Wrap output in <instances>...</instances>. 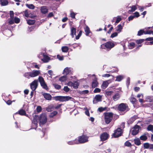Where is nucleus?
Segmentation results:
<instances>
[{"mask_svg": "<svg viewBox=\"0 0 153 153\" xmlns=\"http://www.w3.org/2000/svg\"><path fill=\"white\" fill-rule=\"evenodd\" d=\"M36 21L34 20L28 19L27 20V23L30 25H33L35 24Z\"/></svg>", "mask_w": 153, "mask_h": 153, "instance_id": "cd10ccee", "label": "nucleus"}, {"mask_svg": "<svg viewBox=\"0 0 153 153\" xmlns=\"http://www.w3.org/2000/svg\"><path fill=\"white\" fill-rule=\"evenodd\" d=\"M123 130L120 128H118L114 131V132L111 136L114 138H117L122 135Z\"/></svg>", "mask_w": 153, "mask_h": 153, "instance_id": "39448f33", "label": "nucleus"}, {"mask_svg": "<svg viewBox=\"0 0 153 153\" xmlns=\"http://www.w3.org/2000/svg\"><path fill=\"white\" fill-rule=\"evenodd\" d=\"M76 29L74 27H72L71 30V35L72 38H74L75 35H76Z\"/></svg>", "mask_w": 153, "mask_h": 153, "instance_id": "f3484780", "label": "nucleus"}, {"mask_svg": "<svg viewBox=\"0 0 153 153\" xmlns=\"http://www.w3.org/2000/svg\"><path fill=\"white\" fill-rule=\"evenodd\" d=\"M109 83L107 81L103 82L101 86V87L102 89H105L108 86Z\"/></svg>", "mask_w": 153, "mask_h": 153, "instance_id": "aec40b11", "label": "nucleus"}, {"mask_svg": "<svg viewBox=\"0 0 153 153\" xmlns=\"http://www.w3.org/2000/svg\"><path fill=\"white\" fill-rule=\"evenodd\" d=\"M140 128V126L136 125L133 127V129L132 131L131 134L133 135H135L137 134L139 132V130Z\"/></svg>", "mask_w": 153, "mask_h": 153, "instance_id": "9b49d317", "label": "nucleus"}, {"mask_svg": "<svg viewBox=\"0 0 153 153\" xmlns=\"http://www.w3.org/2000/svg\"><path fill=\"white\" fill-rule=\"evenodd\" d=\"M123 78V76L122 75H118L116 77V81L120 82Z\"/></svg>", "mask_w": 153, "mask_h": 153, "instance_id": "473e14b6", "label": "nucleus"}, {"mask_svg": "<svg viewBox=\"0 0 153 153\" xmlns=\"http://www.w3.org/2000/svg\"><path fill=\"white\" fill-rule=\"evenodd\" d=\"M38 85V80L35 79L30 84L31 89L33 91H34L37 88Z\"/></svg>", "mask_w": 153, "mask_h": 153, "instance_id": "9d476101", "label": "nucleus"}, {"mask_svg": "<svg viewBox=\"0 0 153 153\" xmlns=\"http://www.w3.org/2000/svg\"><path fill=\"white\" fill-rule=\"evenodd\" d=\"M26 6L28 8L31 9H34L35 7L34 6L33 4H26Z\"/></svg>", "mask_w": 153, "mask_h": 153, "instance_id": "a19ab883", "label": "nucleus"}, {"mask_svg": "<svg viewBox=\"0 0 153 153\" xmlns=\"http://www.w3.org/2000/svg\"><path fill=\"white\" fill-rule=\"evenodd\" d=\"M104 119L105 123L107 124H109L111 121L113 115L112 112H105L104 113Z\"/></svg>", "mask_w": 153, "mask_h": 153, "instance_id": "f03ea898", "label": "nucleus"}, {"mask_svg": "<svg viewBox=\"0 0 153 153\" xmlns=\"http://www.w3.org/2000/svg\"><path fill=\"white\" fill-rule=\"evenodd\" d=\"M135 43L134 42H131L129 43V47H130V48L133 49L135 47Z\"/></svg>", "mask_w": 153, "mask_h": 153, "instance_id": "c03bdc74", "label": "nucleus"}, {"mask_svg": "<svg viewBox=\"0 0 153 153\" xmlns=\"http://www.w3.org/2000/svg\"><path fill=\"white\" fill-rule=\"evenodd\" d=\"M75 15L76 14L74 12H72L70 13L71 17L73 19L75 18Z\"/></svg>", "mask_w": 153, "mask_h": 153, "instance_id": "e2e57ef3", "label": "nucleus"}, {"mask_svg": "<svg viewBox=\"0 0 153 153\" xmlns=\"http://www.w3.org/2000/svg\"><path fill=\"white\" fill-rule=\"evenodd\" d=\"M115 44L113 42L108 41L102 45L101 47H103V46H104L106 49L110 50L111 48H113Z\"/></svg>", "mask_w": 153, "mask_h": 153, "instance_id": "6e6552de", "label": "nucleus"}, {"mask_svg": "<svg viewBox=\"0 0 153 153\" xmlns=\"http://www.w3.org/2000/svg\"><path fill=\"white\" fill-rule=\"evenodd\" d=\"M121 20V18L119 16H118L115 22V25H116Z\"/></svg>", "mask_w": 153, "mask_h": 153, "instance_id": "5fc2aeb1", "label": "nucleus"}, {"mask_svg": "<svg viewBox=\"0 0 153 153\" xmlns=\"http://www.w3.org/2000/svg\"><path fill=\"white\" fill-rule=\"evenodd\" d=\"M14 22L16 23H18L20 22V20L19 18L15 17L14 19Z\"/></svg>", "mask_w": 153, "mask_h": 153, "instance_id": "8fccbe9b", "label": "nucleus"}, {"mask_svg": "<svg viewBox=\"0 0 153 153\" xmlns=\"http://www.w3.org/2000/svg\"><path fill=\"white\" fill-rule=\"evenodd\" d=\"M149 144L148 143H144L143 147L144 149H148L149 147Z\"/></svg>", "mask_w": 153, "mask_h": 153, "instance_id": "3c124183", "label": "nucleus"}, {"mask_svg": "<svg viewBox=\"0 0 153 153\" xmlns=\"http://www.w3.org/2000/svg\"><path fill=\"white\" fill-rule=\"evenodd\" d=\"M134 144L137 146H139L141 144L140 141L138 138L134 139Z\"/></svg>", "mask_w": 153, "mask_h": 153, "instance_id": "f704fd0d", "label": "nucleus"}, {"mask_svg": "<svg viewBox=\"0 0 153 153\" xmlns=\"http://www.w3.org/2000/svg\"><path fill=\"white\" fill-rule=\"evenodd\" d=\"M24 76L28 79H30V77H31L30 72H26L24 73L23 75Z\"/></svg>", "mask_w": 153, "mask_h": 153, "instance_id": "4c0bfd02", "label": "nucleus"}, {"mask_svg": "<svg viewBox=\"0 0 153 153\" xmlns=\"http://www.w3.org/2000/svg\"><path fill=\"white\" fill-rule=\"evenodd\" d=\"M38 79L42 88L46 90H48V87L46 84L44 78L42 76H39Z\"/></svg>", "mask_w": 153, "mask_h": 153, "instance_id": "0eeeda50", "label": "nucleus"}, {"mask_svg": "<svg viewBox=\"0 0 153 153\" xmlns=\"http://www.w3.org/2000/svg\"><path fill=\"white\" fill-rule=\"evenodd\" d=\"M64 73L66 74V75L69 74L71 71V70L70 68L66 67L64 70Z\"/></svg>", "mask_w": 153, "mask_h": 153, "instance_id": "2f4dec72", "label": "nucleus"}, {"mask_svg": "<svg viewBox=\"0 0 153 153\" xmlns=\"http://www.w3.org/2000/svg\"><path fill=\"white\" fill-rule=\"evenodd\" d=\"M101 91V90L99 88H96L93 92L94 93H100Z\"/></svg>", "mask_w": 153, "mask_h": 153, "instance_id": "13d9d810", "label": "nucleus"}, {"mask_svg": "<svg viewBox=\"0 0 153 153\" xmlns=\"http://www.w3.org/2000/svg\"><path fill=\"white\" fill-rule=\"evenodd\" d=\"M40 10L41 13L43 14H45L48 12V10L47 6H43L40 7Z\"/></svg>", "mask_w": 153, "mask_h": 153, "instance_id": "4468645a", "label": "nucleus"}, {"mask_svg": "<svg viewBox=\"0 0 153 153\" xmlns=\"http://www.w3.org/2000/svg\"><path fill=\"white\" fill-rule=\"evenodd\" d=\"M88 137L85 135H82L79 136L77 139L78 144L83 143L88 141Z\"/></svg>", "mask_w": 153, "mask_h": 153, "instance_id": "20e7f679", "label": "nucleus"}, {"mask_svg": "<svg viewBox=\"0 0 153 153\" xmlns=\"http://www.w3.org/2000/svg\"><path fill=\"white\" fill-rule=\"evenodd\" d=\"M147 129L148 131H151L153 133V125L150 124L149 125L147 128Z\"/></svg>", "mask_w": 153, "mask_h": 153, "instance_id": "72a5a7b5", "label": "nucleus"}, {"mask_svg": "<svg viewBox=\"0 0 153 153\" xmlns=\"http://www.w3.org/2000/svg\"><path fill=\"white\" fill-rule=\"evenodd\" d=\"M102 96L99 94L97 95L95 97V99L96 101L94 100L93 103L94 104H96L98 102H101L102 101Z\"/></svg>", "mask_w": 153, "mask_h": 153, "instance_id": "ddd939ff", "label": "nucleus"}, {"mask_svg": "<svg viewBox=\"0 0 153 153\" xmlns=\"http://www.w3.org/2000/svg\"><path fill=\"white\" fill-rule=\"evenodd\" d=\"M135 120L132 118L131 117L129 120L128 122V124H131Z\"/></svg>", "mask_w": 153, "mask_h": 153, "instance_id": "4d7b16f0", "label": "nucleus"}, {"mask_svg": "<svg viewBox=\"0 0 153 153\" xmlns=\"http://www.w3.org/2000/svg\"><path fill=\"white\" fill-rule=\"evenodd\" d=\"M58 112L56 111H54L51 113L49 115V117L51 118H53L54 116L57 114Z\"/></svg>", "mask_w": 153, "mask_h": 153, "instance_id": "c756f323", "label": "nucleus"}, {"mask_svg": "<svg viewBox=\"0 0 153 153\" xmlns=\"http://www.w3.org/2000/svg\"><path fill=\"white\" fill-rule=\"evenodd\" d=\"M120 96L119 93H117L113 96V99L114 101L117 100L120 98Z\"/></svg>", "mask_w": 153, "mask_h": 153, "instance_id": "393cba45", "label": "nucleus"}, {"mask_svg": "<svg viewBox=\"0 0 153 153\" xmlns=\"http://www.w3.org/2000/svg\"><path fill=\"white\" fill-rule=\"evenodd\" d=\"M10 17L11 18H13V16H14V13L13 11H10Z\"/></svg>", "mask_w": 153, "mask_h": 153, "instance_id": "338daca9", "label": "nucleus"}, {"mask_svg": "<svg viewBox=\"0 0 153 153\" xmlns=\"http://www.w3.org/2000/svg\"><path fill=\"white\" fill-rule=\"evenodd\" d=\"M44 98L47 100H51L52 99L51 95L49 93H44L42 94Z\"/></svg>", "mask_w": 153, "mask_h": 153, "instance_id": "2eb2a0df", "label": "nucleus"}, {"mask_svg": "<svg viewBox=\"0 0 153 153\" xmlns=\"http://www.w3.org/2000/svg\"><path fill=\"white\" fill-rule=\"evenodd\" d=\"M54 109V107L53 105H50L46 108V110L48 112H51Z\"/></svg>", "mask_w": 153, "mask_h": 153, "instance_id": "4be33fe9", "label": "nucleus"}, {"mask_svg": "<svg viewBox=\"0 0 153 153\" xmlns=\"http://www.w3.org/2000/svg\"><path fill=\"white\" fill-rule=\"evenodd\" d=\"M140 139L141 140L145 141L147 139V137L146 135H143L140 136Z\"/></svg>", "mask_w": 153, "mask_h": 153, "instance_id": "37998d69", "label": "nucleus"}, {"mask_svg": "<svg viewBox=\"0 0 153 153\" xmlns=\"http://www.w3.org/2000/svg\"><path fill=\"white\" fill-rule=\"evenodd\" d=\"M117 108L118 111L121 112H126L130 110V108L127 104L123 103L119 104Z\"/></svg>", "mask_w": 153, "mask_h": 153, "instance_id": "f257e3e1", "label": "nucleus"}, {"mask_svg": "<svg viewBox=\"0 0 153 153\" xmlns=\"http://www.w3.org/2000/svg\"><path fill=\"white\" fill-rule=\"evenodd\" d=\"M67 77L66 76H62L59 79V80L62 82H65L67 80Z\"/></svg>", "mask_w": 153, "mask_h": 153, "instance_id": "c85d7f7f", "label": "nucleus"}, {"mask_svg": "<svg viewBox=\"0 0 153 153\" xmlns=\"http://www.w3.org/2000/svg\"><path fill=\"white\" fill-rule=\"evenodd\" d=\"M30 74L31 77H34L39 75L40 74V72L39 70H35L30 72Z\"/></svg>", "mask_w": 153, "mask_h": 153, "instance_id": "f8f14e48", "label": "nucleus"}, {"mask_svg": "<svg viewBox=\"0 0 153 153\" xmlns=\"http://www.w3.org/2000/svg\"><path fill=\"white\" fill-rule=\"evenodd\" d=\"M38 118L39 121V124L40 125L45 124L47 121V118L45 114H42L40 116H38Z\"/></svg>", "mask_w": 153, "mask_h": 153, "instance_id": "423d86ee", "label": "nucleus"}, {"mask_svg": "<svg viewBox=\"0 0 153 153\" xmlns=\"http://www.w3.org/2000/svg\"><path fill=\"white\" fill-rule=\"evenodd\" d=\"M125 145L126 146H128V147H130L131 146V144L128 141H126L125 143Z\"/></svg>", "mask_w": 153, "mask_h": 153, "instance_id": "603ef678", "label": "nucleus"}, {"mask_svg": "<svg viewBox=\"0 0 153 153\" xmlns=\"http://www.w3.org/2000/svg\"><path fill=\"white\" fill-rule=\"evenodd\" d=\"M63 90L66 92H68L70 90V89L67 86H65L64 87Z\"/></svg>", "mask_w": 153, "mask_h": 153, "instance_id": "052dcab7", "label": "nucleus"}, {"mask_svg": "<svg viewBox=\"0 0 153 153\" xmlns=\"http://www.w3.org/2000/svg\"><path fill=\"white\" fill-rule=\"evenodd\" d=\"M130 100L132 104H134L135 103L136 101V99L134 97L133 95H131V97Z\"/></svg>", "mask_w": 153, "mask_h": 153, "instance_id": "7c9ffc66", "label": "nucleus"}, {"mask_svg": "<svg viewBox=\"0 0 153 153\" xmlns=\"http://www.w3.org/2000/svg\"><path fill=\"white\" fill-rule=\"evenodd\" d=\"M109 137V135L106 132H103L102 133L100 136V141L102 142L104 141L107 140Z\"/></svg>", "mask_w": 153, "mask_h": 153, "instance_id": "1a4fd4ad", "label": "nucleus"}, {"mask_svg": "<svg viewBox=\"0 0 153 153\" xmlns=\"http://www.w3.org/2000/svg\"><path fill=\"white\" fill-rule=\"evenodd\" d=\"M36 111L38 113H39L42 110V107L40 106H38L36 108Z\"/></svg>", "mask_w": 153, "mask_h": 153, "instance_id": "864d4df0", "label": "nucleus"}, {"mask_svg": "<svg viewBox=\"0 0 153 153\" xmlns=\"http://www.w3.org/2000/svg\"><path fill=\"white\" fill-rule=\"evenodd\" d=\"M16 114H18L22 116H26L27 115L25 111L23 109H21L19 110L16 113Z\"/></svg>", "mask_w": 153, "mask_h": 153, "instance_id": "a211bd4d", "label": "nucleus"}, {"mask_svg": "<svg viewBox=\"0 0 153 153\" xmlns=\"http://www.w3.org/2000/svg\"><path fill=\"white\" fill-rule=\"evenodd\" d=\"M50 57L46 55H44V58L42 59V60L45 62H48L50 60Z\"/></svg>", "mask_w": 153, "mask_h": 153, "instance_id": "b1692460", "label": "nucleus"}, {"mask_svg": "<svg viewBox=\"0 0 153 153\" xmlns=\"http://www.w3.org/2000/svg\"><path fill=\"white\" fill-rule=\"evenodd\" d=\"M84 31L85 32V34L86 36H88L90 33H91L90 28L88 26H86L84 28Z\"/></svg>", "mask_w": 153, "mask_h": 153, "instance_id": "dca6fc26", "label": "nucleus"}, {"mask_svg": "<svg viewBox=\"0 0 153 153\" xmlns=\"http://www.w3.org/2000/svg\"><path fill=\"white\" fill-rule=\"evenodd\" d=\"M130 7L131 8V9L128 11V13H129L134 12L137 8L136 6L135 5H132Z\"/></svg>", "mask_w": 153, "mask_h": 153, "instance_id": "5701e85b", "label": "nucleus"}, {"mask_svg": "<svg viewBox=\"0 0 153 153\" xmlns=\"http://www.w3.org/2000/svg\"><path fill=\"white\" fill-rule=\"evenodd\" d=\"M38 115H35L32 121V123L36 126L37 125V119H38Z\"/></svg>", "mask_w": 153, "mask_h": 153, "instance_id": "412c9836", "label": "nucleus"}, {"mask_svg": "<svg viewBox=\"0 0 153 153\" xmlns=\"http://www.w3.org/2000/svg\"><path fill=\"white\" fill-rule=\"evenodd\" d=\"M153 32V31L152 30H147L146 31H145V33L144 34H152V33Z\"/></svg>", "mask_w": 153, "mask_h": 153, "instance_id": "0e129e2a", "label": "nucleus"}, {"mask_svg": "<svg viewBox=\"0 0 153 153\" xmlns=\"http://www.w3.org/2000/svg\"><path fill=\"white\" fill-rule=\"evenodd\" d=\"M54 99L56 101H59L63 102L68 101L72 99V97L70 96H56L53 97Z\"/></svg>", "mask_w": 153, "mask_h": 153, "instance_id": "7ed1b4c3", "label": "nucleus"}, {"mask_svg": "<svg viewBox=\"0 0 153 153\" xmlns=\"http://www.w3.org/2000/svg\"><path fill=\"white\" fill-rule=\"evenodd\" d=\"M123 29V27L121 24L118 25L117 27V29L116 31L119 32H120Z\"/></svg>", "mask_w": 153, "mask_h": 153, "instance_id": "e433bc0d", "label": "nucleus"}, {"mask_svg": "<svg viewBox=\"0 0 153 153\" xmlns=\"http://www.w3.org/2000/svg\"><path fill=\"white\" fill-rule=\"evenodd\" d=\"M98 83L96 80H94L92 82L91 87L92 88H94L98 86Z\"/></svg>", "mask_w": 153, "mask_h": 153, "instance_id": "6ab92c4d", "label": "nucleus"}, {"mask_svg": "<svg viewBox=\"0 0 153 153\" xmlns=\"http://www.w3.org/2000/svg\"><path fill=\"white\" fill-rule=\"evenodd\" d=\"M113 93V91H105V94L107 96H109Z\"/></svg>", "mask_w": 153, "mask_h": 153, "instance_id": "ea45409f", "label": "nucleus"}, {"mask_svg": "<svg viewBox=\"0 0 153 153\" xmlns=\"http://www.w3.org/2000/svg\"><path fill=\"white\" fill-rule=\"evenodd\" d=\"M134 17H136L137 18L140 16L139 13L138 12H136L134 13V15L133 16Z\"/></svg>", "mask_w": 153, "mask_h": 153, "instance_id": "680f3d73", "label": "nucleus"}, {"mask_svg": "<svg viewBox=\"0 0 153 153\" xmlns=\"http://www.w3.org/2000/svg\"><path fill=\"white\" fill-rule=\"evenodd\" d=\"M79 85V83L77 81H76L74 83H73V87L74 88L76 89L78 88Z\"/></svg>", "mask_w": 153, "mask_h": 153, "instance_id": "a878e982", "label": "nucleus"}, {"mask_svg": "<svg viewBox=\"0 0 153 153\" xmlns=\"http://www.w3.org/2000/svg\"><path fill=\"white\" fill-rule=\"evenodd\" d=\"M82 30H80L79 32V33L78 34V35L76 36V39H79L80 37L82 35Z\"/></svg>", "mask_w": 153, "mask_h": 153, "instance_id": "09e8293b", "label": "nucleus"}, {"mask_svg": "<svg viewBox=\"0 0 153 153\" xmlns=\"http://www.w3.org/2000/svg\"><path fill=\"white\" fill-rule=\"evenodd\" d=\"M145 31L143 29H141L138 32L137 35L138 36H140L142 35L143 33L144 34Z\"/></svg>", "mask_w": 153, "mask_h": 153, "instance_id": "58836bf2", "label": "nucleus"}, {"mask_svg": "<svg viewBox=\"0 0 153 153\" xmlns=\"http://www.w3.org/2000/svg\"><path fill=\"white\" fill-rule=\"evenodd\" d=\"M118 35V33L117 32H114L112 33L110 37L113 38Z\"/></svg>", "mask_w": 153, "mask_h": 153, "instance_id": "bf43d9fd", "label": "nucleus"}, {"mask_svg": "<svg viewBox=\"0 0 153 153\" xmlns=\"http://www.w3.org/2000/svg\"><path fill=\"white\" fill-rule=\"evenodd\" d=\"M24 12L25 16L27 17H28L29 16L28 10H26L25 11H24Z\"/></svg>", "mask_w": 153, "mask_h": 153, "instance_id": "6e6d98bb", "label": "nucleus"}, {"mask_svg": "<svg viewBox=\"0 0 153 153\" xmlns=\"http://www.w3.org/2000/svg\"><path fill=\"white\" fill-rule=\"evenodd\" d=\"M14 20L13 19V18H11L10 19L9 21V23L10 25H12L14 24Z\"/></svg>", "mask_w": 153, "mask_h": 153, "instance_id": "69168bd1", "label": "nucleus"}, {"mask_svg": "<svg viewBox=\"0 0 153 153\" xmlns=\"http://www.w3.org/2000/svg\"><path fill=\"white\" fill-rule=\"evenodd\" d=\"M107 108V107H106L104 108L101 107L98 108V110L100 112H102L103 111H105Z\"/></svg>", "mask_w": 153, "mask_h": 153, "instance_id": "79ce46f5", "label": "nucleus"}, {"mask_svg": "<svg viewBox=\"0 0 153 153\" xmlns=\"http://www.w3.org/2000/svg\"><path fill=\"white\" fill-rule=\"evenodd\" d=\"M68 50V47L66 46H63L62 48V51L63 52H67Z\"/></svg>", "mask_w": 153, "mask_h": 153, "instance_id": "c9c22d12", "label": "nucleus"}, {"mask_svg": "<svg viewBox=\"0 0 153 153\" xmlns=\"http://www.w3.org/2000/svg\"><path fill=\"white\" fill-rule=\"evenodd\" d=\"M57 57L60 60H62L64 59V57L60 56L59 55H57Z\"/></svg>", "mask_w": 153, "mask_h": 153, "instance_id": "774afa93", "label": "nucleus"}, {"mask_svg": "<svg viewBox=\"0 0 153 153\" xmlns=\"http://www.w3.org/2000/svg\"><path fill=\"white\" fill-rule=\"evenodd\" d=\"M8 4V1L7 0H4L1 3V5L2 6H4L7 5Z\"/></svg>", "mask_w": 153, "mask_h": 153, "instance_id": "de8ad7c7", "label": "nucleus"}, {"mask_svg": "<svg viewBox=\"0 0 153 153\" xmlns=\"http://www.w3.org/2000/svg\"><path fill=\"white\" fill-rule=\"evenodd\" d=\"M145 41V39H139L136 40V42L137 44H140L143 42Z\"/></svg>", "mask_w": 153, "mask_h": 153, "instance_id": "a18cd8bd", "label": "nucleus"}, {"mask_svg": "<svg viewBox=\"0 0 153 153\" xmlns=\"http://www.w3.org/2000/svg\"><path fill=\"white\" fill-rule=\"evenodd\" d=\"M68 143L69 145H73L75 144H78L77 139H75L74 140L68 141Z\"/></svg>", "mask_w": 153, "mask_h": 153, "instance_id": "bb28decb", "label": "nucleus"}, {"mask_svg": "<svg viewBox=\"0 0 153 153\" xmlns=\"http://www.w3.org/2000/svg\"><path fill=\"white\" fill-rule=\"evenodd\" d=\"M53 85L54 86V88L57 89L59 90L61 88V86L56 83L53 84Z\"/></svg>", "mask_w": 153, "mask_h": 153, "instance_id": "49530a36", "label": "nucleus"}]
</instances>
